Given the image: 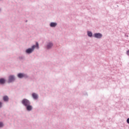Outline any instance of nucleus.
Returning a JSON list of instances; mask_svg holds the SVG:
<instances>
[{"mask_svg": "<svg viewBox=\"0 0 129 129\" xmlns=\"http://www.w3.org/2000/svg\"><path fill=\"white\" fill-rule=\"evenodd\" d=\"M36 45H33L32 46V48H30L27 49L26 50V53H28V54L31 53L34 51V50L35 49V48L36 47L38 49H39V44H38V43L36 42Z\"/></svg>", "mask_w": 129, "mask_h": 129, "instance_id": "nucleus-1", "label": "nucleus"}, {"mask_svg": "<svg viewBox=\"0 0 129 129\" xmlns=\"http://www.w3.org/2000/svg\"><path fill=\"white\" fill-rule=\"evenodd\" d=\"M22 104L24 105L25 106H27L30 104L29 101L27 99H24L22 100Z\"/></svg>", "mask_w": 129, "mask_h": 129, "instance_id": "nucleus-2", "label": "nucleus"}, {"mask_svg": "<svg viewBox=\"0 0 129 129\" xmlns=\"http://www.w3.org/2000/svg\"><path fill=\"white\" fill-rule=\"evenodd\" d=\"M94 37L96 38H101L102 37V35L101 33H95Z\"/></svg>", "mask_w": 129, "mask_h": 129, "instance_id": "nucleus-3", "label": "nucleus"}, {"mask_svg": "<svg viewBox=\"0 0 129 129\" xmlns=\"http://www.w3.org/2000/svg\"><path fill=\"white\" fill-rule=\"evenodd\" d=\"M15 80V77L13 75H11L9 76V82L11 83Z\"/></svg>", "mask_w": 129, "mask_h": 129, "instance_id": "nucleus-4", "label": "nucleus"}, {"mask_svg": "<svg viewBox=\"0 0 129 129\" xmlns=\"http://www.w3.org/2000/svg\"><path fill=\"white\" fill-rule=\"evenodd\" d=\"M25 76H26L25 74H22V73H19L18 75V78H20V79L23 78L25 77Z\"/></svg>", "mask_w": 129, "mask_h": 129, "instance_id": "nucleus-5", "label": "nucleus"}, {"mask_svg": "<svg viewBox=\"0 0 129 129\" xmlns=\"http://www.w3.org/2000/svg\"><path fill=\"white\" fill-rule=\"evenodd\" d=\"M32 97H33V98L34 99H37L38 98V95L37 94L35 93H33L32 94Z\"/></svg>", "mask_w": 129, "mask_h": 129, "instance_id": "nucleus-6", "label": "nucleus"}, {"mask_svg": "<svg viewBox=\"0 0 129 129\" xmlns=\"http://www.w3.org/2000/svg\"><path fill=\"white\" fill-rule=\"evenodd\" d=\"M56 25H57L56 23L52 22L50 23V26L51 27H56Z\"/></svg>", "mask_w": 129, "mask_h": 129, "instance_id": "nucleus-7", "label": "nucleus"}, {"mask_svg": "<svg viewBox=\"0 0 129 129\" xmlns=\"http://www.w3.org/2000/svg\"><path fill=\"white\" fill-rule=\"evenodd\" d=\"M27 107V109L28 111H31L32 109V106H30V105H28V106H26Z\"/></svg>", "mask_w": 129, "mask_h": 129, "instance_id": "nucleus-8", "label": "nucleus"}, {"mask_svg": "<svg viewBox=\"0 0 129 129\" xmlns=\"http://www.w3.org/2000/svg\"><path fill=\"white\" fill-rule=\"evenodd\" d=\"M53 46V44L52 43H49L47 45V48L49 49L50 48H51Z\"/></svg>", "mask_w": 129, "mask_h": 129, "instance_id": "nucleus-9", "label": "nucleus"}, {"mask_svg": "<svg viewBox=\"0 0 129 129\" xmlns=\"http://www.w3.org/2000/svg\"><path fill=\"white\" fill-rule=\"evenodd\" d=\"M5 83V80L4 79H0V84H4Z\"/></svg>", "mask_w": 129, "mask_h": 129, "instance_id": "nucleus-10", "label": "nucleus"}, {"mask_svg": "<svg viewBox=\"0 0 129 129\" xmlns=\"http://www.w3.org/2000/svg\"><path fill=\"white\" fill-rule=\"evenodd\" d=\"M3 98L5 101H8L9 100V98L7 96H4Z\"/></svg>", "mask_w": 129, "mask_h": 129, "instance_id": "nucleus-11", "label": "nucleus"}, {"mask_svg": "<svg viewBox=\"0 0 129 129\" xmlns=\"http://www.w3.org/2000/svg\"><path fill=\"white\" fill-rule=\"evenodd\" d=\"M92 35H93V34L91 32L88 31V36H89V37H92Z\"/></svg>", "mask_w": 129, "mask_h": 129, "instance_id": "nucleus-12", "label": "nucleus"}, {"mask_svg": "<svg viewBox=\"0 0 129 129\" xmlns=\"http://www.w3.org/2000/svg\"><path fill=\"white\" fill-rule=\"evenodd\" d=\"M4 126V124L3 123H2V122H0V127H2Z\"/></svg>", "mask_w": 129, "mask_h": 129, "instance_id": "nucleus-13", "label": "nucleus"}, {"mask_svg": "<svg viewBox=\"0 0 129 129\" xmlns=\"http://www.w3.org/2000/svg\"><path fill=\"white\" fill-rule=\"evenodd\" d=\"M126 54L127 55H129V50H128L127 51H126Z\"/></svg>", "mask_w": 129, "mask_h": 129, "instance_id": "nucleus-14", "label": "nucleus"}, {"mask_svg": "<svg viewBox=\"0 0 129 129\" xmlns=\"http://www.w3.org/2000/svg\"><path fill=\"white\" fill-rule=\"evenodd\" d=\"M126 122L127 123H129V118H128L126 120Z\"/></svg>", "mask_w": 129, "mask_h": 129, "instance_id": "nucleus-15", "label": "nucleus"}, {"mask_svg": "<svg viewBox=\"0 0 129 129\" xmlns=\"http://www.w3.org/2000/svg\"><path fill=\"white\" fill-rule=\"evenodd\" d=\"M2 106V103H1V102H0V108H1Z\"/></svg>", "mask_w": 129, "mask_h": 129, "instance_id": "nucleus-16", "label": "nucleus"}]
</instances>
